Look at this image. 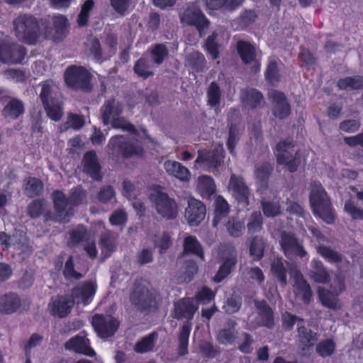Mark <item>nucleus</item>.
I'll use <instances>...</instances> for the list:
<instances>
[{"instance_id": "ea45409f", "label": "nucleus", "mask_w": 363, "mask_h": 363, "mask_svg": "<svg viewBox=\"0 0 363 363\" xmlns=\"http://www.w3.org/2000/svg\"><path fill=\"white\" fill-rule=\"evenodd\" d=\"M52 24L55 30L54 40L60 42L66 37L68 33L67 18L61 14L55 16L52 18Z\"/></svg>"}, {"instance_id": "6e6d98bb", "label": "nucleus", "mask_w": 363, "mask_h": 363, "mask_svg": "<svg viewBox=\"0 0 363 363\" xmlns=\"http://www.w3.org/2000/svg\"><path fill=\"white\" fill-rule=\"evenodd\" d=\"M218 33L213 31L212 33L207 37L204 43V49L209 54L213 60H216L220 56V45L217 42Z\"/></svg>"}, {"instance_id": "37998d69", "label": "nucleus", "mask_w": 363, "mask_h": 363, "mask_svg": "<svg viewBox=\"0 0 363 363\" xmlns=\"http://www.w3.org/2000/svg\"><path fill=\"white\" fill-rule=\"evenodd\" d=\"M43 189V182L35 177H28L24 180V192L29 198L39 196Z\"/></svg>"}, {"instance_id": "20e7f679", "label": "nucleus", "mask_w": 363, "mask_h": 363, "mask_svg": "<svg viewBox=\"0 0 363 363\" xmlns=\"http://www.w3.org/2000/svg\"><path fill=\"white\" fill-rule=\"evenodd\" d=\"M159 295L152 291L143 279H136L130 294L131 303L142 313L155 312L159 308Z\"/></svg>"}, {"instance_id": "7ed1b4c3", "label": "nucleus", "mask_w": 363, "mask_h": 363, "mask_svg": "<svg viewBox=\"0 0 363 363\" xmlns=\"http://www.w3.org/2000/svg\"><path fill=\"white\" fill-rule=\"evenodd\" d=\"M40 85L42 88L39 97L48 117L53 121H60L63 116V103L58 86L52 80H45Z\"/></svg>"}, {"instance_id": "393cba45", "label": "nucleus", "mask_w": 363, "mask_h": 363, "mask_svg": "<svg viewBox=\"0 0 363 363\" xmlns=\"http://www.w3.org/2000/svg\"><path fill=\"white\" fill-rule=\"evenodd\" d=\"M24 113V104L17 98L11 99L1 111L2 116L6 120L11 121L17 120Z\"/></svg>"}, {"instance_id": "09e8293b", "label": "nucleus", "mask_w": 363, "mask_h": 363, "mask_svg": "<svg viewBox=\"0 0 363 363\" xmlns=\"http://www.w3.org/2000/svg\"><path fill=\"white\" fill-rule=\"evenodd\" d=\"M229 213V205L227 201L221 196H218L215 201L214 218L213 225L217 226L221 219Z\"/></svg>"}, {"instance_id": "bf43d9fd", "label": "nucleus", "mask_w": 363, "mask_h": 363, "mask_svg": "<svg viewBox=\"0 0 363 363\" xmlns=\"http://www.w3.org/2000/svg\"><path fill=\"white\" fill-rule=\"evenodd\" d=\"M216 340L221 345H232L236 340V331L233 327L222 328L218 332Z\"/></svg>"}, {"instance_id": "2eb2a0df", "label": "nucleus", "mask_w": 363, "mask_h": 363, "mask_svg": "<svg viewBox=\"0 0 363 363\" xmlns=\"http://www.w3.org/2000/svg\"><path fill=\"white\" fill-rule=\"evenodd\" d=\"M66 350L76 354L93 357L96 355L94 350L91 347L90 340L84 331L69 339L64 345Z\"/></svg>"}, {"instance_id": "a19ab883", "label": "nucleus", "mask_w": 363, "mask_h": 363, "mask_svg": "<svg viewBox=\"0 0 363 363\" xmlns=\"http://www.w3.org/2000/svg\"><path fill=\"white\" fill-rule=\"evenodd\" d=\"M337 86L340 90H362L363 89V76L355 75L340 78L337 82Z\"/></svg>"}, {"instance_id": "f8f14e48", "label": "nucleus", "mask_w": 363, "mask_h": 363, "mask_svg": "<svg viewBox=\"0 0 363 363\" xmlns=\"http://www.w3.org/2000/svg\"><path fill=\"white\" fill-rule=\"evenodd\" d=\"M91 325L100 337L108 338L116 333L120 323L113 316L95 314L91 318Z\"/></svg>"}, {"instance_id": "a18cd8bd", "label": "nucleus", "mask_w": 363, "mask_h": 363, "mask_svg": "<svg viewBox=\"0 0 363 363\" xmlns=\"http://www.w3.org/2000/svg\"><path fill=\"white\" fill-rule=\"evenodd\" d=\"M225 228L230 236L237 238L241 237L245 232V225L244 220L235 217H230L225 223Z\"/></svg>"}, {"instance_id": "423d86ee", "label": "nucleus", "mask_w": 363, "mask_h": 363, "mask_svg": "<svg viewBox=\"0 0 363 363\" xmlns=\"http://www.w3.org/2000/svg\"><path fill=\"white\" fill-rule=\"evenodd\" d=\"M64 79L72 90L90 92L92 89L91 74L83 66H69L64 72Z\"/></svg>"}, {"instance_id": "3c124183", "label": "nucleus", "mask_w": 363, "mask_h": 363, "mask_svg": "<svg viewBox=\"0 0 363 363\" xmlns=\"http://www.w3.org/2000/svg\"><path fill=\"white\" fill-rule=\"evenodd\" d=\"M263 217L259 211H253L248 218L247 228L250 235L259 233L263 228Z\"/></svg>"}, {"instance_id": "680f3d73", "label": "nucleus", "mask_w": 363, "mask_h": 363, "mask_svg": "<svg viewBox=\"0 0 363 363\" xmlns=\"http://www.w3.org/2000/svg\"><path fill=\"white\" fill-rule=\"evenodd\" d=\"M216 293L208 286H202L194 296L195 300L202 305H206L213 301Z\"/></svg>"}, {"instance_id": "b1692460", "label": "nucleus", "mask_w": 363, "mask_h": 363, "mask_svg": "<svg viewBox=\"0 0 363 363\" xmlns=\"http://www.w3.org/2000/svg\"><path fill=\"white\" fill-rule=\"evenodd\" d=\"M255 306L257 310L258 318L259 319V325L268 329L274 328V313L265 300L255 301Z\"/></svg>"}, {"instance_id": "39448f33", "label": "nucleus", "mask_w": 363, "mask_h": 363, "mask_svg": "<svg viewBox=\"0 0 363 363\" xmlns=\"http://www.w3.org/2000/svg\"><path fill=\"white\" fill-rule=\"evenodd\" d=\"M16 35L28 45H35L40 34L38 19L30 14L20 15L13 21Z\"/></svg>"}, {"instance_id": "412c9836", "label": "nucleus", "mask_w": 363, "mask_h": 363, "mask_svg": "<svg viewBox=\"0 0 363 363\" xmlns=\"http://www.w3.org/2000/svg\"><path fill=\"white\" fill-rule=\"evenodd\" d=\"M198 307L194 305L191 298H181L174 303L173 316L177 320L186 319V323H190Z\"/></svg>"}, {"instance_id": "052dcab7", "label": "nucleus", "mask_w": 363, "mask_h": 363, "mask_svg": "<svg viewBox=\"0 0 363 363\" xmlns=\"http://www.w3.org/2000/svg\"><path fill=\"white\" fill-rule=\"evenodd\" d=\"M298 61L301 67H304L306 69L310 70L316 65L317 59L313 54L307 48H302L300 50Z\"/></svg>"}, {"instance_id": "338daca9", "label": "nucleus", "mask_w": 363, "mask_h": 363, "mask_svg": "<svg viewBox=\"0 0 363 363\" xmlns=\"http://www.w3.org/2000/svg\"><path fill=\"white\" fill-rule=\"evenodd\" d=\"M172 244V238L168 232L164 231L161 235H155L154 245L156 248L159 249L160 254L164 253Z\"/></svg>"}, {"instance_id": "aec40b11", "label": "nucleus", "mask_w": 363, "mask_h": 363, "mask_svg": "<svg viewBox=\"0 0 363 363\" xmlns=\"http://www.w3.org/2000/svg\"><path fill=\"white\" fill-rule=\"evenodd\" d=\"M206 206L199 200L190 198L185 210L184 216L191 226H198L205 218Z\"/></svg>"}, {"instance_id": "f03ea898", "label": "nucleus", "mask_w": 363, "mask_h": 363, "mask_svg": "<svg viewBox=\"0 0 363 363\" xmlns=\"http://www.w3.org/2000/svg\"><path fill=\"white\" fill-rule=\"evenodd\" d=\"M309 203L313 213L327 224L335 220L334 209L328 193L318 181H312L309 194Z\"/></svg>"}, {"instance_id": "8fccbe9b", "label": "nucleus", "mask_w": 363, "mask_h": 363, "mask_svg": "<svg viewBox=\"0 0 363 363\" xmlns=\"http://www.w3.org/2000/svg\"><path fill=\"white\" fill-rule=\"evenodd\" d=\"M318 296L323 306L333 310L341 308L338 299L334 297L330 291L320 288L318 289Z\"/></svg>"}, {"instance_id": "a211bd4d", "label": "nucleus", "mask_w": 363, "mask_h": 363, "mask_svg": "<svg viewBox=\"0 0 363 363\" xmlns=\"http://www.w3.org/2000/svg\"><path fill=\"white\" fill-rule=\"evenodd\" d=\"M82 165L83 172L88 177L96 182L102 181L104 177L102 167L94 150H89L84 153Z\"/></svg>"}, {"instance_id": "0eeeda50", "label": "nucleus", "mask_w": 363, "mask_h": 363, "mask_svg": "<svg viewBox=\"0 0 363 363\" xmlns=\"http://www.w3.org/2000/svg\"><path fill=\"white\" fill-rule=\"evenodd\" d=\"M180 21L188 26H194L200 37H203L205 30L210 26V21L205 16L196 2H190L179 14Z\"/></svg>"}, {"instance_id": "e2e57ef3", "label": "nucleus", "mask_w": 363, "mask_h": 363, "mask_svg": "<svg viewBox=\"0 0 363 363\" xmlns=\"http://www.w3.org/2000/svg\"><path fill=\"white\" fill-rule=\"evenodd\" d=\"M62 273L65 279L68 281L79 280L83 277V275L74 269V257L72 255H69L67 259Z\"/></svg>"}, {"instance_id": "de8ad7c7", "label": "nucleus", "mask_w": 363, "mask_h": 363, "mask_svg": "<svg viewBox=\"0 0 363 363\" xmlns=\"http://www.w3.org/2000/svg\"><path fill=\"white\" fill-rule=\"evenodd\" d=\"M257 18L258 15L255 10H245L235 20V23L237 24L236 28L238 30H245L252 25Z\"/></svg>"}, {"instance_id": "a878e982", "label": "nucleus", "mask_w": 363, "mask_h": 363, "mask_svg": "<svg viewBox=\"0 0 363 363\" xmlns=\"http://www.w3.org/2000/svg\"><path fill=\"white\" fill-rule=\"evenodd\" d=\"M21 305L18 295L16 293H8L0 296V313L11 314L17 311Z\"/></svg>"}, {"instance_id": "cd10ccee", "label": "nucleus", "mask_w": 363, "mask_h": 363, "mask_svg": "<svg viewBox=\"0 0 363 363\" xmlns=\"http://www.w3.org/2000/svg\"><path fill=\"white\" fill-rule=\"evenodd\" d=\"M96 291V286L91 281H84L77 284L72 289V295L74 298L79 299L84 303H87Z\"/></svg>"}, {"instance_id": "49530a36", "label": "nucleus", "mask_w": 363, "mask_h": 363, "mask_svg": "<svg viewBox=\"0 0 363 363\" xmlns=\"http://www.w3.org/2000/svg\"><path fill=\"white\" fill-rule=\"evenodd\" d=\"M265 245L263 238L261 236H254L250 242L249 252L250 255L252 257L253 261H260L264 257Z\"/></svg>"}, {"instance_id": "69168bd1", "label": "nucleus", "mask_w": 363, "mask_h": 363, "mask_svg": "<svg viewBox=\"0 0 363 363\" xmlns=\"http://www.w3.org/2000/svg\"><path fill=\"white\" fill-rule=\"evenodd\" d=\"M315 350L320 357H329L335 352V343L333 339H326L318 343Z\"/></svg>"}, {"instance_id": "72a5a7b5", "label": "nucleus", "mask_w": 363, "mask_h": 363, "mask_svg": "<svg viewBox=\"0 0 363 363\" xmlns=\"http://www.w3.org/2000/svg\"><path fill=\"white\" fill-rule=\"evenodd\" d=\"M297 333L298 340L303 346V350L313 347L318 341V334L304 325L298 326Z\"/></svg>"}, {"instance_id": "bb28decb", "label": "nucleus", "mask_w": 363, "mask_h": 363, "mask_svg": "<svg viewBox=\"0 0 363 363\" xmlns=\"http://www.w3.org/2000/svg\"><path fill=\"white\" fill-rule=\"evenodd\" d=\"M294 289L296 296L301 297L303 303L306 305L309 304L313 297V292L311 286L301 272L296 274Z\"/></svg>"}, {"instance_id": "f257e3e1", "label": "nucleus", "mask_w": 363, "mask_h": 363, "mask_svg": "<svg viewBox=\"0 0 363 363\" xmlns=\"http://www.w3.org/2000/svg\"><path fill=\"white\" fill-rule=\"evenodd\" d=\"M85 196V191L77 186L72 189L69 197L61 190H54L51 194L55 220L60 223H67L74 216V206H79Z\"/></svg>"}, {"instance_id": "7c9ffc66", "label": "nucleus", "mask_w": 363, "mask_h": 363, "mask_svg": "<svg viewBox=\"0 0 363 363\" xmlns=\"http://www.w3.org/2000/svg\"><path fill=\"white\" fill-rule=\"evenodd\" d=\"M159 337L157 331H152L141 337L135 345L134 351L138 354L152 352Z\"/></svg>"}, {"instance_id": "4c0bfd02", "label": "nucleus", "mask_w": 363, "mask_h": 363, "mask_svg": "<svg viewBox=\"0 0 363 363\" xmlns=\"http://www.w3.org/2000/svg\"><path fill=\"white\" fill-rule=\"evenodd\" d=\"M221 157V154L217 151H199L195 162L206 164L209 167L216 168L220 164Z\"/></svg>"}, {"instance_id": "6e6552de", "label": "nucleus", "mask_w": 363, "mask_h": 363, "mask_svg": "<svg viewBox=\"0 0 363 363\" xmlns=\"http://www.w3.org/2000/svg\"><path fill=\"white\" fill-rule=\"evenodd\" d=\"M150 199L153 203L157 213L166 220L175 219L179 213V207L174 198L161 190H155L151 194Z\"/></svg>"}, {"instance_id": "c9c22d12", "label": "nucleus", "mask_w": 363, "mask_h": 363, "mask_svg": "<svg viewBox=\"0 0 363 363\" xmlns=\"http://www.w3.org/2000/svg\"><path fill=\"white\" fill-rule=\"evenodd\" d=\"M312 268L313 270L311 272L310 277L315 282L320 284H328L330 282V274L320 259H313Z\"/></svg>"}, {"instance_id": "c85d7f7f", "label": "nucleus", "mask_w": 363, "mask_h": 363, "mask_svg": "<svg viewBox=\"0 0 363 363\" xmlns=\"http://www.w3.org/2000/svg\"><path fill=\"white\" fill-rule=\"evenodd\" d=\"M183 255H196L201 259L204 260L205 254L203 248L194 235H188L183 242Z\"/></svg>"}, {"instance_id": "13d9d810", "label": "nucleus", "mask_w": 363, "mask_h": 363, "mask_svg": "<svg viewBox=\"0 0 363 363\" xmlns=\"http://www.w3.org/2000/svg\"><path fill=\"white\" fill-rule=\"evenodd\" d=\"M239 140L240 133L238 126L237 124L232 123L229 125V132L226 145L230 153L233 155L235 154V147Z\"/></svg>"}, {"instance_id": "4468645a", "label": "nucleus", "mask_w": 363, "mask_h": 363, "mask_svg": "<svg viewBox=\"0 0 363 363\" xmlns=\"http://www.w3.org/2000/svg\"><path fill=\"white\" fill-rule=\"evenodd\" d=\"M237 52L244 65H251V71L257 73L260 71L261 63L257 60L256 48L249 41L240 40L236 44Z\"/></svg>"}, {"instance_id": "4d7b16f0", "label": "nucleus", "mask_w": 363, "mask_h": 363, "mask_svg": "<svg viewBox=\"0 0 363 363\" xmlns=\"http://www.w3.org/2000/svg\"><path fill=\"white\" fill-rule=\"evenodd\" d=\"M199 189L203 196H211L216 191L213 179L208 175H201L198 180Z\"/></svg>"}, {"instance_id": "6ab92c4d", "label": "nucleus", "mask_w": 363, "mask_h": 363, "mask_svg": "<svg viewBox=\"0 0 363 363\" xmlns=\"http://www.w3.org/2000/svg\"><path fill=\"white\" fill-rule=\"evenodd\" d=\"M273 172L274 165L268 161L255 165L254 176L257 193L263 194L267 192Z\"/></svg>"}, {"instance_id": "79ce46f5", "label": "nucleus", "mask_w": 363, "mask_h": 363, "mask_svg": "<svg viewBox=\"0 0 363 363\" xmlns=\"http://www.w3.org/2000/svg\"><path fill=\"white\" fill-rule=\"evenodd\" d=\"M186 64L194 72L201 73L206 69V60L201 52L194 51L187 55Z\"/></svg>"}, {"instance_id": "5701e85b", "label": "nucleus", "mask_w": 363, "mask_h": 363, "mask_svg": "<svg viewBox=\"0 0 363 363\" xmlns=\"http://www.w3.org/2000/svg\"><path fill=\"white\" fill-rule=\"evenodd\" d=\"M73 304L74 302L65 296L52 297L49 304L50 312L53 316L65 318L70 313Z\"/></svg>"}, {"instance_id": "f3484780", "label": "nucleus", "mask_w": 363, "mask_h": 363, "mask_svg": "<svg viewBox=\"0 0 363 363\" xmlns=\"http://www.w3.org/2000/svg\"><path fill=\"white\" fill-rule=\"evenodd\" d=\"M228 189L238 203L243 207L249 206L250 191L242 176L233 174L230 178Z\"/></svg>"}, {"instance_id": "1a4fd4ad", "label": "nucleus", "mask_w": 363, "mask_h": 363, "mask_svg": "<svg viewBox=\"0 0 363 363\" xmlns=\"http://www.w3.org/2000/svg\"><path fill=\"white\" fill-rule=\"evenodd\" d=\"M108 147L112 155H121L124 158L142 157L144 154L142 146L130 142L123 135L112 136L109 140Z\"/></svg>"}, {"instance_id": "e433bc0d", "label": "nucleus", "mask_w": 363, "mask_h": 363, "mask_svg": "<svg viewBox=\"0 0 363 363\" xmlns=\"http://www.w3.org/2000/svg\"><path fill=\"white\" fill-rule=\"evenodd\" d=\"M151 61L157 65H162L167 58L169 54L167 46L164 43L152 44L148 49Z\"/></svg>"}, {"instance_id": "dca6fc26", "label": "nucleus", "mask_w": 363, "mask_h": 363, "mask_svg": "<svg viewBox=\"0 0 363 363\" xmlns=\"http://www.w3.org/2000/svg\"><path fill=\"white\" fill-rule=\"evenodd\" d=\"M269 97L272 103L273 116L279 120L287 118L291 113V106L286 94L274 89L270 92Z\"/></svg>"}, {"instance_id": "603ef678", "label": "nucleus", "mask_w": 363, "mask_h": 363, "mask_svg": "<svg viewBox=\"0 0 363 363\" xmlns=\"http://www.w3.org/2000/svg\"><path fill=\"white\" fill-rule=\"evenodd\" d=\"M317 252L329 263L338 264L342 262V255L330 247L320 245L317 248Z\"/></svg>"}, {"instance_id": "f704fd0d", "label": "nucleus", "mask_w": 363, "mask_h": 363, "mask_svg": "<svg viewBox=\"0 0 363 363\" xmlns=\"http://www.w3.org/2000/svg\"><path fill=\"white\" fill-rule=\"evenodd\" d=\"M191 330V323H184L180 328L178 335L177 354L181 356H185L189 353V340Z\"/></svg>"}, {"instance_id": "9b49d317", "label": "nucleus", "mask_w": 363, "mask_h": 363, "mask_svg": "<svg viewBox=\"0 0 363 363\" xmlns=\"http://www.w3.org/2000/svg\"><path fill=\"white\" fill-rule=\"evenodd\" d=\"M279 244L284 255L289 259H303L308 255L302 242H299L294 233L282 231L280 234Z\"/></svg>"}, {"instance_id": "774afa93", "label": "nucleus", "mask_w": 363, "mask_h": 363, "mask_svg": "<svg viewBox=\"0 0 363 363\" xmlns=\"http://www.w3.org/2000/svg\"><path fill=\"white\" fill-rule=\"evenodd\" d=\"M208 104L211 107H215L220 104L221 91L218 84L216 82L211 83L207 91Z\"/></svg>"}, {"instance_id": "58836bf2", "label": "nucleus", "mask_w": 363, "mask_h": 363, "mask_svg": "<svg viewBox=\"0 0 363 363\" xmlns=\"http://www.w3.org/2000/svg\"><path fill=\"white\" fill-rule=\"evenodd\" d=\"M265 80L271 85L278 84L281 80V74L279 69L278 61L275 57L268 60L264 71Z\"/></svg>"}, {"instance_id": "ddd939ff", "label": "nucleus", "mask_w": 363, "mask_h": 363, "mask_svg": "<svg viewBox=\"0 0 363 363\" xmlns=\"http://www.w3.org/2000/svg\"><path fill=\"white\" fill-rule=\"evenodd\" d=\"M27 54L26 48L17 43H0V62L21 64Z\"/></svg>"}, {"instance_id": "0e129e2a", "label": "nucleus", "mask_w": 363, "mask_h": 363, "mask_svg": "<svg viewBox=\"0 0 363 363\" xmlns=\"http://www.w3.org/2000/svg\"><path fill=\"white\" fill-rule=\"evenodd\" d=\"M94 6V0H86L82 5L81 11L77 16V23L79 26L84 27L88 24L90 12Z\"/></svg>"}, {"instance_id": "c756f323", "label": "nucleus", "mask_w": 363, "mask_h": 363, "mask_svg": "<svg viewBox=\"0 0 363 363\" xmlns=\"http://www.w3.org/2000/svg\"><path fill=\"white\" fill-rule=\"evenodd\" d=\"M237 262L238 258L235 254L230 255L228 257H223V262L213 277V281L218 284L223 281L231 274L232 270L237 264Z\"/></svg>"}, {"instance_id": "5fc2aeb1", "label": "nucleus", "mask_w": 363, "mask_h": 363, "mask_svg": "<svg viewBox=\"0 0 363 363\" xmlns=\"http://www.w3.org/2000/svg\"><path fill=\"white\" fill-rule=\"evenodd\" d=\"M264 215L267 218H274L281 213V206L279 201H265L260 202Z\"/></svg>"}, {"instance_id": "2f4dec72", "label": "nucleus", "mask_w": 363, "mask_h": 363, "mask_svg": "<svg viewBox=\"0 0 363 363\" xmlns=\"http://www.w3.org/2000/svg\"><path fill=\"white\" fill-rule=\"evenodd\" d=\"M164 169L169 175L181 181H189L191 177L189 170L177 161L168 160L164 162Z\"/></svg>"}, {"instance_id": "864d4df0", "label": "nucleus", "mask_w": 363, "mask_h": 363, "mask_svg": "<svg viewBox=\"0 0 363 363\" xmlns=\"http://www.w3.org/2000/svg\"><path fill=\"white\" fill-rule=\"evenodd\" d=\"M133 70L136 74L143 79H147L155 74L151 69L150 61L145 57H140L135 62Z\"/></svg>"}, {"instance_id": "9d476101", "label": "nucleus", "mask_w": 363, "mask_h": 363, "mask_svg": "<svg viewBox=\"0 0 363 363\" xmlns=\"http://www.w3.org/2000/svg\"><path fill=\"white\" fill-rule=\"evenodd\" d=\"M294 147V143L288 140L279 141L275 147V151L277 152L275 155L277 164L284 165L286 169L291 173L296 172L301 164V159L298 153L296 152L293 155L289 152V150Z\"/></svg>"}, {"instance_id": "473e14b6", "label": "nucleus", "mask_w": 363, "mask_h": 363, "mask_svg": "<svg viewBox=\"0 0 363 363\" xmlns=\"http://www.w3.org/2000/svg\"><path fill=\"white\" fill-rule=\"evenodd\" d=\"M241 99L242 103L249 109H255L261 105L264 96L261 91L252 88L242 92Z\"/></svg>"}, {"instance_id": "c03bdc74", "label": "nucleus", "mask_w": 363, "mask_h": 363, "mask_svg": "<svg viewBox=\"0 0 363 363\" xmlns=\"http://www.w3.org/2000/svg\"><path fill=\"white\" fill-rule=\"evenodd\" d=\"M271 272L279 283L284 286L287 284V269L281 258L274 259L271 264Z\"/></svg>"}, {"instance_id": "4be33fe9", "label": "nucleus", "mask_w": 363, "mask_h": 363, "mask_svg": "<svg viewBox=\"0 0 363 363\" xmlns=\"http://www.w3.org/2000/svg\"><path fill=\"white\" fill-rule=\"evenodd\" d=\"M123 108L121 103L114 98H111L105 101L101 107V118L104 125L110 124L113 120L121 115Z\"/></svg>"}]
</instances>
